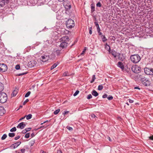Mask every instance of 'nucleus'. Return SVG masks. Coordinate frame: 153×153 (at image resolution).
Instances as JSON below:
<instances>
[{
	"label": "nucleus",
	"mask_w": 153,
	"mask_h": 153,
	"mask_svg": "<svg viewBox=\"0 0 153 153\" xmlns=\"http://www.w3.org/2000/svg\"><path fill=\"white\" fill-rule=\"evenodd\" d=\"M9 2V0H0V7H3Z\"/></svg>",
	"instance_id": "nucleus-13"
},
{
	"label": "nucleus",
	"mask_w": 153,
	"mask_h": 153,
	"mask_svg": "<svg viewBox=\"0 0 153 153\" xmlns=\"http://www.w3.org/2000/svg\"><path fill=\"white\" fill-rule=\"evenodd\" d=\"M25 126L26 124L22 122L19 124V125L17 126V128H19L22 129L25 128Z\"/></svg>",
	"instance_id": "nucleus-15"
},
{
	"label": "nucleus",
	"mask_w": 153,
	"mask_h": 153,
	"mask_svg": "<svg viewBox=\"0 0 153 153\" xmlns=\"http://www.w3.org/2000/svg\"><path fill=\"white\" fill-rule=\"evenodd\" d=\"M8 68L7 67L4 63L0 64V71L3 72L7 71Z\"/></svg>",
	"instance_id": "nucleus-7"
},
{
	"label": "nucleus",
	"mask_w": 153,
	"mask_h": 153,
	"mask_svg": "<svg viewBox=\"0 0 153 153\" xmlns=\"http://www.w3.org/2000/svg\"><path fill=\"white\" fill-rule=\"evenodd\" d=\"M144 72L147 75H153V69L152 68H144Z\"/></svg>",
	"instance_id": "nucleus-8"
},
{
	"label": "nucleus",
	"mask_w": 153,
	"mask_h": 153,
	"mask_svg": "<svg viewBox=\"0 0 153 153\" xmlns=\"http://www.w3.org/2000/svg\"><path fill=\"white\" fill-rule=\"evenodd\" d=\"M31 93V92L30 91H28L25 95V97H28Z\"/></svg>",
	"instance_id": "nucleus-32"
},
{
	"label": "nucleus",
	"mask_w": 153,
	"mask_h": 153,
	"mask_svg": "<svg viewBox=\"0 0 153 153\" xmlns=\"http://www.w3.org/2000/svg\"><path fill=\"white\" fill-rule=\"evenodd\" d=\"M91 94L94 96L96 97L98 95V93L94 90H93L91 92Z\"/></svg>",
	"instance_id": "nucleus-20"
},
{
	"label": "nucleus",
	"mask_w": 153,
	"mask_h": 153,
	"mask_svg": "<svg viewBox=\"0 0 153 153\" xmlns=\"http://www.w3.org/2000/svg\"><path fill=\"white\" fill-rule=\"evenodd\" d=\"M29 100L28 99H27L23 103V105H24L26 103L29 101Z\"/></svg>",
	"instance_id": "nucleus-44"
},
{
	"label": "nucleus",
	"mask_w": 153,
	"mask_h": 153,
	"mask_svg": "<svg viewBox=\"0 0 153 153\" xmlns=\"http://www.w3.org/2000/svg\"><path fill=\"white\" fill-rule=\"evenodd\" d=\"M60 109H58L57 110H55L53 112V114H54L56 115L60 111Z\"/></svg>",
	"instance_id": "nucleus-30"
},
{
	"label": "nucleus",
	"mask_w": 153,
	"mask_h": 153,
	"mask_svg": "<svg viewBox=\"0 0 153 153\" xmlns=\"http://www.w3.org/2000/svg\"><path fill=\"white\" fill-rule=\"evenodd\" d=\"M118 55H117V56L119 59L121 61H123L124 59H125L124 57L123 56V54H121L120 53H118Z\"/></svg>",
	"instance_id": "nucleus-18"
},
{
	"label": "nucleus",
	"mask_w": 153,
	"mask_h": 153,
	"mask_svg": "<svg viewBox=\"0 0 153 153\" xmlns=\"http://www.w3.org/2000/svg\"><path fill=\"white\" fill-rule=\"evenodd\" d=\"M101 4L100 2H98L96 4V6L98 7H100L101 6Z\"/></svg>",
	"instance_id": "nucleus-36"
},
{
	"label": "nucleus",
	"mask_w": 153,
	"mask_h": 153,
	"mask_svg": "<svg viewBox=\"0 0 153 153\" xmlns=\"http://www.w3.org/2000/svg\"><path fill=\"white\" fill-rule=\"evenodd\" d=\"M35 142V140H33L30 141L29 143V145L30 146H33Z\"/></svg>",
	"instance_id": "nucleus-28"
},
{
	"label": "nucleus",
	"mask_w": 153,
	"mask_h": 153,
	"mask_svg": "<svg viewBox=\"0 0 153 153\" xmlns=\"http://www.w3.org/2000/svg\"><path fill=\"white\" fill-rule=\"evenodd\" d=\"M7 99L6 94L4 92H1L0 93V102L3 103L5 102Z\"/></svg>",
	"instance_id": "nucleus-4"
},
{
	"label": "nucleus",
	"mask_w": 153,
	"mask_h": 153,
	"mask_svg": "<svg viewBox=\"0 0 153 153\" xmlns=\"http://www.w3.org/2000/svg\"><path fill=\"white\" fill-rule=\"evenodd\" d=\"M137 77L138 79L141 81L143 85L146 86H150V81L148 79L145 77L144 75H138Z\"/></svg>",
	"instance_id": "nucleus-1"
},
{
	"label": "nucleus",
	"mask_w": 153,
	"mask_h": 153,
	"mask_svg": "<svg viewBox=\"0 0 153 153\" xmlns=\"http://www.w3.org/2000/svg\"><path fill=\"white\" fill-rule=\"evenodd\" d=\"M125 71L128 72V74H130V72H131V71L130 70V69H125Z\"/></svg>",
	"instance_id": "nucleus-41"
},
{
	"label": "nucleus",
	"mask_w": 153,
	"mask_h": 153,
	"mask_svg": "<svg viewBox=\"0 0 153 153\" xmlns=\"http://www.w3.org/2000/svg\"><path fill=\"white\" fill-rule=\"evenodd\" d=\"M21 143V142H16L11 145L10 146V148L11 149H14L17 148L19 146Z\"/></svg>",
	"instance_id": "nucleus-14"
},
{
	"label": "nucleus",
	"mask_w": 153,
	"mask_h": 153,
	"mask_svg": "<svg viewBox=\"0 0 153 153\" xmlns=\"http://www.w3.org/2000/svg\"><path fill=\"white\" fill-rule=\"evenodd\" d=\"M60 51L59 50H57L56 52V54L57 55V56H59L60 55Z\"/></svg>",
	"instance_id": "nucleus-35"
},
{
	"label": "nucleus",
	"mask_w": 153,
	"mask_h": 153,
	"mask_svg": "<svg viewBox=\"0 0 153 153\" xmlns=\"http://www.w3.org/2000/svg\"><path fill=\"white\" fill-rule=\"evenodd\" d=\"M92 97L91 94H89L88 95L87 97V98L88 99H90L92 98Z\"/></svg>",
	"instance_id": "nucleus-38"
},
{
	"label": "nucleus",
	"mask_w": 153,
	"mask_h": 153,
	"mask_svg": "<svg viewBox=\"0 0 153 153\" xmlns=\"http://www.w3.org/2000/svg\"><path fill=\"white\" fill-rule=\"evenodd\" d=\"M94 23L95 24V25L96 27H98V26H99V25L97 22H94Z\"/></svg>",
	"instance_id": "nucleus-52"
},
{
	"label": "nucleus",
	"mask_w": 153,
	"mask_h": 153,
	"mask_svg": "<svg viewBox=\"0 0 153 153\" xmlns=\"http://www.w3.org/2000/svg\"><path fill=\"white\" fill-rule=\"evenodd\" d=\"M26 119L27 120L30 119L32 118V114H30L27 116H26Z\"/></svg>",
	"instance_id": "nucleus-27"
},
{
	"label": "nucleus",
	"mask_w": 153,
	"mask_h": 153,
	"mask_svg": "<svg viewBox=\"0 0 153 153\" xmlns=\"http://www.w3.org/2000/svg\"><path fill=\"white\" fill-rule=\"evenodd\" d=\"M131 70L134 73H138L140 71L141 68L138 66L135 65L132 67Z\"/></svg>",
	"instance_id": "nucleus-6"
},
{
	"label": "nucleus",
	"mask_w": 153,
	"mask_h": 153,
	"mask_svg": "<svg viewBox=\"0 0 153 153\" xmlns=\"http://www.w3.org/2000/svg\"><path fill=\"white\" fill-rule=\"evenodd\" d=\"M97 32H98V34H99V35H101V36L102 35V33L101 32H100V31H98Z\"/></svg>",
	"instance_id": "nucleus-62"
},
{
	"label": "nucleus",
	"mask_w": 153,
	"mask_h": 153,
	"mask_svg": "<svg viewBox=\"0 0 153 153\" xmlns=\"http://www.w3.org/2000/svg\"><path fill=\"white\" fill-rule=\"evenodd\" d=\"M91 116L92 118H97V117L95 116V115H94V114H91Z\"/></svg>",
	"instance_id": "nucleus-45"
},
{
	"label": "nucleus",
	"mask_w": 153,
	"mask_h": 153,
	"mask_svg": "<svg viewBox=\"0 0 153 153\" xmlns=\"http://www.w3.org/2000/svg\"><path fill=\"white\" fill-rule=\"evenodd\" d=\"M66 25L67 28H71L75 26L74 21L71 19H69L66 22Z\"/></svg>",
	"instance_id": "nucleus-5"
},
{
	"label": "nucleus",
	"mask_w": 153,
	"mask_h": 153,
	"mask_svg": "<svg viewBox=\"0 0 153 153\" xmlns=\"http://www.w3.org/2000/svg\"><path fill=\"white\" fill-rule=\"evenodd\" d=\"M30 137V134L29 133H26L25 136V137L26 138H28Z\"/></svg>",
	"instance_id": "nucleus-37"
},
{
	"label": "nucleus",
	"mask_w": 153,
	"mask_h": 153,
	"mask_svg": "<svg viewBox=\"0 0 153 153\" xmlns=\"http://www.w3.org/2000/svg\"><path fill=\"white\" fill-rule=\"evenodd\" d=\"M16 130V127H14L13 128H12L10 130V131L11 132L15 131Z\"/></svg>",
	"instance_id": "nucleus-33"
},
{
	"label": "nucleus",
	"mask_w": 153,
	"mask_h": 153,
	"mask_svg": "<svg viewBox=\"0 0 153 153\" xmlns=\"http://www.w3.org/2000/svg\"><path fill=\"white\" fill-rule=\"evenodd\" d=\"M36 63V62L34 60H32L28 62L27 65L28 67L32 68L35 66Z\"/></svg>",
	"instance_id": "nucleus-11"
},
{
	"label": "nucleus",
	"mask_w": 153,
	"mask_h": 153,
	"mask_svg": "<svg viewBox=\"0 0 153 153\" xmlns=\"http://www.w3.org/2000/svg\"><path fill=\"white\" fill-rule=\"evenodd\" d=\"M149 138L150 139L153 140V135L149 137Z\"/></svg>",
	"instance_id": "nucleus-59"
},
{
	"label": "nucleus",
	"mask_w": 153,
	"mask_h": 153,
	"mask_svg": "<svg viewBox=\"0 0 153 153\" xmlns=\"http://www.w3.org/2000/svg\"><path fill=\"white\" fill-rule=\"evenodd\" d=\"M79 93V90H76L75 93L74 94L73 96H76Z\"/></svg>",
	"instance_id": "nucleus-34"
},
{
	"label": "nucleus",
	"mask_w": 153,
	"mask_h": 153,
	"mask_svg": "<svg viewBox=\"0 0 153 153\" xmlns=\"http://www.w3.org/2000/svg\"><path fill=\"white\" fill-rule=\"evenodd\" d=\"M27 131L25 130V129L24 130H23L22 131V133L23 134H25L26 133Z\"/></svg>",
	"instance_id": "nucleus-55"
},
{
	"label": "nucleus",
	"mask_w": 153,
	"mask_h": 153,
	"mask_svg": "<svg viewBox=\"0 0 153 153\" xmlns=\"http://www.w3.org/2000/svg\"><path fill=\"white\" fill-rule=\"evenodd\" d=\"M69 112V111H64V112H63V114L65 115V114L68 113Z\"/></svg>",
	"instance_id": "nucleus-48"
},
{
	"label": "nucleus",
	"mask_w": 153,
	"mask_h": 153,
	"mask_svg": "<svg viewBox=\"0 0 153 153\" xmlns=\"http://www.w3.org/2000/svg\"><path fill=\"white\" fill-rule=\"evenodd\" d=\"M117 66L120 68L122 70H124V66L122 62H119L117 64Z\"/></svg>",
	"instance_id": "nucleus-19"
},
{
	"label": "nucleus",
	"mask_w": 153,
	"mask_h": 153,
	"mask_svg": "<svg viewBox=\"0 0 153 153\" xmlns=\"http://www.w3.org/2000/svg\"><path fill=\"white\" fill-rule=\"evenodd\" d=\"M62 151L60 150V149H59V150H57V153H62Z\"/></svg>",
	"instance_id": "nucleus-56"
},
{
	"label": "nucleus",
	"mask_w": 153,
	"mask_h": 153,
	"mask_svg": "<svg viewBox=\"0 0 153 153\" xmlns=\"http://www.w3.org/2000/svg\"><path fill=\"white\" fill-rule=\"evenodd\" d=\"M92 27H90L89 28V33L91 35V34L92 33Z\"/></svg>",
	"instance_id": "nucleus-43"
},
{
	"label": "nucleus",
	"mask_w": 153,
	"mask_h": 153,
	"mask_svg": "<svg viewBox=\"0 0 153 153\" xmlns=\"http://www.w3.org/2000/svg\"><path fill=\"white\" fill-rule=\"evenodd\" d=\"M96 79L95 75H94L92 76V78L91 80L90 81V82L91 83H92Z\"/></svg>",
	"instance_id": "nucleus-24"
},
{
	"label": "nucleus",
	"mask_w": 153,
	"mask_h": 153,
	"mask_svg": "<svg viewBox=\"0 0 153 153\" xmlns=\"http://www.w3.org/2000/svg\"><path fill=\"white\" fill-rule=\"evenodd\" d=\"M107 99L109 100H111L113 98V97L112 96H109V97H108Z\"/></svg>",
	"instance_id": "nucleus-42"
},
{
	"label": "nucleus",
	"mask_w": 153,
	"mask_h": 153,
	"mask_svg": "<svg viewBox=\"0 0 153 153\" xmlns=\"http://www.w3.org/2000/svg\"><path fill=\"white\" fill-rule=\"evenodd\" d=\"M69 40V39L68 36L62 37L60 39V42H62L60 45V47L62 49L66 48L68 45L67 42H68Z\"/></svg>",
	"instance_id": "nucleus-2"
},
{
	"label": "nucleus",
	"mask_w": 153,
	"mask_h": 153,
	"mask_svg": "<svg viewBox=\"0 0 153 153\" xmlns=\"http://www.w3.org/2000/svg\"><path fill=\"white\" fill-rule=\"evenodd\" d=\"M91 13H93L95 11V4L94 3H92L91 5Z\"/></svg>",
	"instance_id": "nucleus-17"
},
{
	"label": "nucleus",
	"mask_w": 153,
	"mask_h": 153,
	"mask_svg": "<svg viewBox=\"0 0 153 153\" xmlns=\"http://www.w3.org/2000/svg\"><path fill=\"white\" fill-rule=\"evenodd\" d=\"M7 137V135L6 134H4L1 137V139L2 140H4Z\"/></svg>",
	"instance_id": "nucleus-31"
},
{
	"label": "nucleus",
	"mask_w": 153,
	"mask_h": 153,
	"mask_svg": "<svg viewBox=\"0 0 153 153\" xmlns=\"http://www.w3.org/2000/svg\"><path fill=\"white\" fill-rule=\"evenodd\" d=\"M25 149H21V152L22 153H25Z\"/></svg>",
	"instance_id": "nucleus-51"
},
{
	"label": "nucleus",
	"mask_w": 153,
	"mask_h": 153,
	"mask_svg": "<svg viewBox=\"0 0 153 153\" xmlns=\"http://www.w3.org/2000/svg\"><path fill=\"white\" fill-rule=\"evenodd\" d=\"M63 4L64 7L67 10H68L71 8V5L68 1H64L63 2Z\"/></svg>",
	"instance_id": "nucleus-9"
},
{
	"label": "nucleus",
	"mask_w": 153,
	"mask_h": 153,
	"mask_svg": "<svg viewBox=\"0 0 153 153\" xmlns=\"http://www.w3.org/2000/svg\"><path fill=\"white\" fill-rule=\"evenodd\" d=\"M101 37L102 38V42H104L107 40V39H106L105 36L102 35Z\"/></svg>",
	"instance_id": "nucleus-25"
},
{
	"label": "nucleus",
	"mask_w": 153,
	"mask_h": 153,
	"mask_svg": "<svg viewBox=\"0 0 153 153\" xmlns=\"http://www.w3.org/2000/svg\"><path fill=\"white\" fill-rule=\"evenodd\" d=\"M94 23L95 24V25L96 27H98V26H99V25L97 22H94Z\"/></svg>",
	"instance_id": "nucleus-53"
},
{
	"label": "nucleus",
	"mask_w": 153,
	"mask_h": 153,
	"mask_svg": "<svg viewBox=\"0 0 153 153\" xmlns=\"http://www.w3.org/2000/svg\"><path fill=\"white\" fill-rule=\"evenodd\" d=\"M109 48V50H108L109 53H111L114 57V58H116L117 56V52L113 50H111L110 46L109 45H108Z\"/></svg>",
	"instance_id": "nucleus-10"
},
{
	"label": "nucleus",
	"mask_w": 153,
	"mask_h": 153,
	"mask_svg": "<svg viewBox=\"0 0 153 153\" xmlns=\"http://www.w3.org/2000/svg\"><path fill=\"white\" fill-rule=\"evenodd\" d=\"M58 64L57 63H56L54 64L51 67V70H52L54 68H55L57 66V65Z\"/></svg>",
	"instance_id": "nucleus-23"
},
{
	"label": "nucleus",
	"mask_w": 153,
	"mask_h": 153,
	"mask_svg": "<svg viewBox=\"0 0 153 153\" xmlns=\"http://www.w3.org/2000/svg\"><path fill=\"white\" fill-rule=\"evenodd\" d=\"M5 111L3 107L0 106V116H2L5 113Z\"/></svg>",
	"instance_id": "nucleus-16"
},
{
	"label": "nucleus",
	"mask_w": 153,
	"mask_h": 153,
	"mask_svg": "<svg viewBox=\"0 0 153 153\" xmlns=\"http://www.w3.org/2000/svg\"><path fill=\"white\" fill-rule=\"evenodd\" d=\"M107 97V95L106 94H104L102 96V98H106Z\"/></svg>",
	"instance_id": "nucleus-50"
},
{
	"label": "nucleus",
	"mask_w": 153,
	"mask_h": 153,
	"mask_svg": "<svg viewBox=\"0 0 153 153\" xmlns=\"http://www.w3.org/2000/svg\"><path fill=\"white\" fill-rule=\"evenodd\" d=\"M68 72H65L63 74V76H67Z\"/></svg>",
	"instance_id": "nucleus-47"
},
{
	"label": "nucleus",
	"mask_w": 153,
	"mask_h": 153,
	"mask_svg": "<svg viewBox=\"0 0 153 153\" xmlns=\"http://www.w3.org/2000/svg\"><path fill=\"white\" fill-rule=\"evenodd\" d=\"M18 93V91L17 90H14L12 94H11V96H12L13 97L15 96H16V95L17 94V93Z\"/></svg>",
	"instance_id": "nucleus-21"
},
{
	"label": "nucleus",
	"mask_w": 153,
	"mask_h": 153,
	"mask_svg": "<svg viewBox=\"0 0 153 153\" xmlns=\"http://www.w3.org/2000/svg\"><path fill=\"white\" fill-rule=\"evenodd\" d=\"M40 153H47L45 152L43 150H41L40 152Z\"/></svg>",
	"instance_id": "nucleus-64"
},
{
	"label": "nucleus",
	"mask_w": 153,
	"mask_h": 153,
	"mask_svg": "<svg viewBox=\"0 0 153 153\" xmlns=\"http://www.w3.org/2000/svg\"><path fill=\"white\" fill-rule=\"evenodd\" d=\"M97 31H100V29L99 27V26H98V27H97Z\"/></svg>",
	"instance_id": "nucleus-58"
},
{
	"label": "nucleus",
	"mask_w": 153,
	"mask_h": 153,
	"mask_svg": "<svg viewBox=\"0 0 153 153\" xmlns=\"http://www.w3.org/2000/svg\"><path fill=\"white\" fill-rule=\"evenodd\" d=\"M130 59L131 62L134 63H138L141 59L140 56L138 54L131 55L130 56Z\"/></svg>",
	"instance_id": "nucleus-3"
},
{
	"label": "nucleus",
	"mask_w": 153,
	"mask_h": 153,
	"mask_svg": "<svg viewBox=\"0 0 153 153\" xmlns=\"http://www.w3.org/2000/svg\"><path fill=\"white\" fill-rule=\"evenodd\" d=\"M27 73H20L18 74V75L19 76H22L23 75H24V74H26Z\"/></svg>",
	"instance_id": "nucleus-54"
},
{
	"label": "nucleus",
	"mask_w": 153,
	"mask_h": 153,
	"mask_svg": "<svg viewBox=\"0 0 153 153\" xmlns=\"http://www.w3.org/2000/svg\"><path fill=\"white\" fill-rule=\"evenodd\" d=\"M26 116H25L24 117H23L22 118H21L19 120V121H20L23 119H25V118Z\"/></svg>",
	"instance_id": "nucleus-61"
},
{
	"label": "nucleus",
	"mask_w": 153,
	"mask_h": 153,
	"mask_svg": "<svg viewBox=\"0 0 153 153\" xmlns=\"http://www.w3.org/2000/svg\"><path fill=\"white\" fill-rule=\"evenodd\" d=\"M129 102L130 103H132L134 102V101L132 100L129 99Z\"/></svg>",
	"instance_id": "nucleus-57"
},
{
	"label": "nucleus",
	"mask_w": 153,
	"mask_h": 153,
	"mask_svg": "<svg viewBox=\"0 0 153 153\" xmlns=\"http://www.w3.org/2000/svg\"><path fill=\"white\" fill-rule=\"evenodd\" d=\"M66 128L69 130L70 131H72L73 129L72 128L69 126H67Z\"/></svg>",
	"instance_id": "nucleus-40"
},
{
	"label": "nucleus",
	"mask_w": 153,
	"mask_h": 153,
	"mask_svg": "<svg viewBox=\"0 0 153 153\" xmlns=\"http://www.w3.org/2000/svg\"><path fill=\"white\" fill-rule=\"evenodd\" d=\"M20 138V136H17L15 137L14 138V139L15 140H17Z\"/></svg>",
	"instance_id": "nucleus-49"
},
{
	"label": "nucleus",
	"mask_w": 153,
	"mask_h": 153,
	"mask_svg": "<svg viewBox=\"0 0 153 153\" xmlns=\"http://www.w3.org/2000/svg\"><path fill=\"white\" fill-rule=\"evenodd\" d=\"M15 133H9L8 135L10 137H13L15 136Z\"/></svg>",
	"instance_id": "nucleus-29"
},
{
	"label": "nucleus",
	"mask_w": 153,
	"mask_h": 153,
	"mask_svg": "<svg viewBox=\"0 0 153 153\" xmlns=\"http://www.w3.org/2000/svg\"><path fill=\"white\" fill-rule=\"evenodd\" d=\"M31 128H26L25 129L27 132V131H30L31 130Z\"/></svg>",
	"instance_id": "nucleus-46"
},
{
	"label": "nucleus",
	"mask_w": 153,
	"mask_h": 153,
	"mask_svg": "<svg viewBox=\"0 0 153 153\" xmlns=\"http://www.w3.org/2000/svg\"><path fill=\"white\" fill-rule=\"evenodd\" d=\"M4 89V85L1 83L0 82V92L3 91Z\"/></svg>",
	"instance_id": "nucleus-22"
},
{
	"label": "nucleus",
	"mask_w": 153,
	"mask_h": 153,
	"mask_svg": "<svg viewBox=\"0 0 153 153\" xmlns=\"http://www.w3.org/2000/svg\"><path fill=\"white\" fill-rule=\"evenodd\" d=\"M20 68V66L19 65H17L15 67V69L16 70H19Z\"/></svg>",
	"instance_id": "nucleus-39"
},
{
	"label": "nucleus",
	"mask_w": 153,
	"mask_h": 153,
	"mask_svg": "<svg viewBox=\"0 0 153 153\" xmlns=\"http://www.w3.org/2000/svg\"><path fill=\"white\" fill-rule=\"evenodd\" d=\"M50 120H49V121H48V120H46L45 122H44L43 123H41V125H42L44 123H45L47 122H50Z\"/></svg>",
	"instance_id": "nucleus-63"
},
{
	"label": "nucleus",
	"mask_w": 153,
	"mask_h": 153,
	"mask_svg": "<svg viewBox=\"0 0 153 153\" xmlns=\"http://www.w3.org/2000/svg\"><path fill=\"white\" fill-rule=\"evenodd\" d=\"M35 136V134L34 133H32L31 134L30 136L31 137H33Z\"/></svg>",
	"instance_id": "nucleus-60"
},
{
	"label": "nucleus",
	"mask_w": 153,
	"mask_h": 153,
	"mask_svg": "<svg viewBox=\"0 0 153 153\" xmlns=\"http://www.w3.org/2000/svg\"><path fill=\"white\" fill-rule=\"evenodd\" d=\"M103 87L102 85H100L98 86V89L99 91H101Z\"/></svg>",
	"instance_id": "nucleus-26"
},
{
	"label": "nucleus",
	"mask_w": 153,
	"mask_h": 153,
	"mask_svg": "<svg viewBox=\"0 0 153 153\" xmlns=\"http://www.w3.org/2000/svg\"><path fill=\"white\" fill-rule=\"evenodd\" d=\"M49 58V56L48 55L42 56L40 58V59L42 62H46L47 61Z\"/></svg>",
	"instance_id": "nucleus-12"
}]
</instances>
